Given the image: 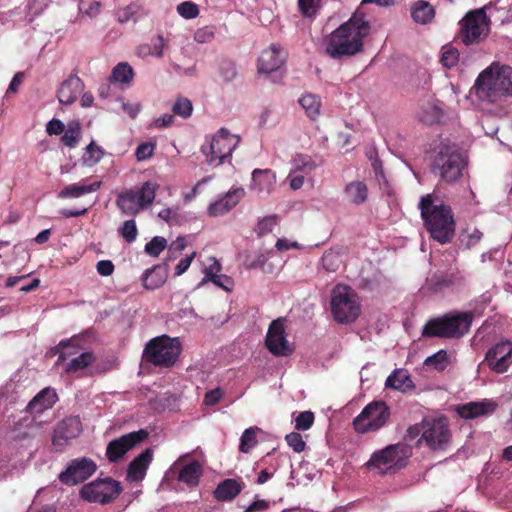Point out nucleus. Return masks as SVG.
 Segmentation results:
<instances>
[{
  "label": "nucleus",
  "mask_w": 512,
  "mask_h": 512,
  "mask_svg": "<svg viewBox=\"0 0 512 512\" xmlns=\"http://www.w3.org/2000/svg\"><path fill=\"white\" fill-rule=\"evenodd\" d=\"M369 32L370 25L364 14L356 12L327 38L326 53L333 59L353 56L362 51L363 39Z\"/></svg>",
  "instance_id": "f257e3e1"
},
{
  "label": "nucleus",
  "mask_w": 512,
  "mask_h": 512,
  "mask_svg": "<svg viewBox=\"0 0 512 512\" xmlns=\"http://www.w3.org/2000/svg\"><path fill=\"white\" fill-rule=\"evenodd\" d=\"M419 209L430 237L442 245L450 243L456 231L452 208L434 194H427L421 198Z\"/></svg>",
  "instance_id": "f03ea898"
},
{
  "label": "nucleus",
  "mask_w": 512,
  "mask_h": 512,
  "mask_svg": "<svg viewBox=\"0 0 512 512\" xmlns=\"http://www.w3.org/2000/svg\"><path fill=\"white\" fill-rule=\"evenodd\" d=\"M473 89L480 100L491 103L512 96V67L499 62L491 63L478 75Z\"/></svg>",
  "instance_id": "7ed1b4c3"
},
{
  "label": "nucleus",
  "mask_w": 512,
  "mask_h": 512,
  "mask_svg": "<svg viewBox=\"0 0 512 512\" xmlns=\"http://www.w3.org/2000/svg\"><path fill=\"white\" fill-rule=\"evenodd\" d=\"M467 165L468 159L457 144L442 141L436 148L431 171L439 181L453 184L463 177Z\"/></svg>",
  "instance_id": "20e7f679"
},
{
  "label": "nucleus",
  "mask_w": 512,
  "mask_h": 512,
  "mask_svg": "<svg viewBox=\"0 0 512 512\" xmlns=\"http://www.w3.org/2000/svg\"><path fill=\"white\" fill-rule=\"evenodd\" d=\"M181 352L180 339L163 334L152 338L145 345L142 358L155 367L171 368L177 362Z\"/></svg>",
  "instance_id": "39448f33"
},
{
  "label": "nucleus",
  "mask_w": 512,
  "mask_h": 512,
  "mask_svg": "<svg viewBox=\"0 0 512 512\" xmlns=\"http://www.w3.org/2000/svg\"><path fill=\"white\" fill-rule=\"evenodd\" d=\"M473 314L462 312L447 314L430 319L422 329L423 337L454 338L467 333L472 324Z\"/></svg>",
  "instance_id": "423d86ee"
},
{
  "label": "nucleus",
  "mask_w": 512,
  "mask_h": 512,
  "mask_svg": "<svg viewBox=\"0 0 512 512\" xmlns=\"http://www.w3.org/2000/svg\"><path fill=\"white\" fill-rule=\"evenodd\" d=\"M411 456L412 447L406 442H398L375 451L366 465L368 468L377 469L384 474L403 468L406 460Z\"/></svg>",
  "instance_id": "0eeeda50"
},
{
  "label": "nucleus",
  "mask_w": 512,
  "mask_h": 512,
  "mask_svg": "<svg viewBox=\"0 0 512 512\" xmlns=\"http://www.w3.org/2000/svg\"><path fill=\"white\" fill-rule=\"evenodd\" d=\"M331 311L335 321L342 324L354 322L360 315L356 293L346 285H336L331 293Z\"/></svg>",
  "instance_id": "6e6552de"
},
{
  "label": "nucleus",
  "mask_w": 512,
  "mask_h": 512,
  "mask_svg": "<svg viewBox=\"0 0 512 512\" xmlns=\"http://www.w3.org/2000/svg\"><path fill=\"white\" fill-rule=\"evenodd\" d=\"M489 19L483 9L469 11L459 22L456 39L466 46L483 41L489 33Z\"/></svg>",
  "instance_id": "1a4fd4ad"
},
{
  "label": "nucleus",
  "mask_w": 512,
  "mask_h": 512,
  "mask_svg": "<svg viewBox=\"0 0 512 512\" xmlns=\"http://www.w3.org/2000/svg\"><path fill=\"white\" fill-rule=\"evenodd\" d=\"M389 417L390 409L387 404L384 401H373L363 408L352 424L357 433L365 434L382 428Z\"/></svg>",
  "instance_id": "9d476101"
},
{
  "label": "nucleus",
  "mask_w": 512,
  "mask_h": 512,
  "mask_svg": "<svg viewBox=\"0 0 512 512\" xmlns=\"http://www.w3.org/2000/svg\"><path fill=\"white\" fill-rule=\"evenodd\" d=\"M121 492L120 482L105 478L85 484L80 490V495L89 502L108 504L114 501Z\"/></svg>",
  "instance_id": "9b49d317"
},
{
  "label": "nucleus",
  "mask_w": 512,
  "mask_h": 512,
  "mask_svg": "<svg viewBox=\"0 0 512 512\" xmlns=\"http://www.w3.org/2000/svg\"><path fill=\"white\" fill-rule=\"evenodd\" d=\"M239 137L231 134L227 129L221 128L212 138L209 145H203L201 150L207 156V162L217 165L224 163L225 159L230 157L233 150L239 143Z\"/></svg>",
  "instance_id": "f8f14e48"
},
{
  "label": "nucleus",
  "mask_w": 512,
  "mask_h": 512,
  "mask_svg": "<svg viewBox=\"0 0 512 512\" xmlns=\"http://www.w3.org/2000/svg\"><path fill=\"white\" fill-rule=\"evenodd\" d=\"M423 443L432 451H446L452 441V433L446 418L425 420Z\"/></svg>",
  "instance_id": "ddd939ff"
},
{
  "label": "nucleus",
  "mask_w": 512,
  "mask_h": 512,
  "mask_svg": "<svg viewBox=\"0 0 512 512\" xmlns=\"http://www.w3.org/2000/svg\"><path fill=\"white\" fill-rule=\"evenodd\" d=\"M145 429L124 434L110 441L106 448V457L111 463L118 462L128 451L148 437Z\"/></svg>",
  "instance_id": "4468645a"
},
{
  "label": "nucleus",
  "mask_w": 512,
  "mask_h": 512,
  "mask_svg": "<svg viewBox=\"0 0 512 512\" xmlns=\"http://www.w3.org/2000/svg\"><path fill=\"white\" fill-rule=\"evenodd\" d=\"M96 469V463L90 458L72 459L66 469L59 474V480L66 485H75L87 480Z\"/></svg>",
  "instance_id": "2eb2a0df"
},
{
  "label": "nucleus",
  "mask_w": 512,
  "mask_h": 512,
  "mask_svg": "<svg viewBox=\"0 0 512 512\" xmlns=\"http://www.w3.org/2000/svg\"><path fill=\"white\" fill-rule=\"evenodd\" d=\"M82 432V422L79 416H68L59 421L52 435V444L57 450H63L73 439Z\"/></svg>",
  "instance_id": "dca6fc26"
},
{
  "label": "nucleus",
  "mask_w": 512,
  "mask_h": 512,
  "mask_svg": "<svg viewBox=\"0 0 512 512\" xmlns=\"http://www.w3.org/2000/svg\"><path fill=\"white\" fill-rule=\"evenodd\" d=\"M284 321L283 318L273 320L266 334V347L275 356H289L293 352L286 338Z\"/></svg>",
  "instance_id": "f3484780"
},
{
  "label": "nucleus",
  "mask_w": 512,
  "mask_h": 512,
  "mask_svg": "<svg viewBox=\"0 0 512 512\" xmlns=\"http://www.w3.org/2000/svg\"><path fill=\"white\" fill-rule=\"evenodd\" d=\"M485 362L496 373L507 372L512 364V342L506 340L494 345L486 352Z\"/></svg>",
  "instance_id": "a211bd4d"
},
{
  "label": "nucleus",
  "mask_w": 512,
  "mask_h": 512,
  "mask_svg": "<svg viewBox=\"0 0 512 512\" xmlns=\"http://www.w3.org/2000/svg\"><path fill=\"white\" fill-rule=\"evenodd\" d=\"M244 195L245 191L243 188L238 187L231 189L221 199L208 206V214L212 217L226 214L239 203Z\"/></svg>",
  "instance_id": "6ab92c4d"
},
{
  "label": "nucleus",
  "mask_w": 512,
  "mask_h": 512,
  "mask_svg": "<svg viewBox=\"0 0 512 512\" xmlns=\"http://www.w3.org/2000/svg\"><path fill=\"white\" fill-rule=\"evenodd\" d=\"M285 61V53L275 44L262 51L258 59V71L260 73H271L278 70Z\"/></svg>",
  "instance_id": "aec40b11"
},
{
  "label": "nucleus",
  "mask_w": 512,
  "mask_h": 512,
  "mask_svg": "<svg viewBox=\"0 0 512 512\" xmlns=\"http://www.w3.org/2000/svg\"><path fill=\"white\" fill-rule=\"evenodd\" d=\"M83 89V81L77 75H70L61 83L58 89V100L63 105H71L77 100Z\"/></svg>",
  "instance_id": "412c9836"
},
{
  "label": "nucleus",
  "mask_w": 512,
  "mask_h": 512,
  "mask_svg": "<svg viewBox=\"0 0 512 512\" xmlns=\"http://www.w3.org/2000/svg\"><path fill=\"white\" fill-rule=\"evenodd\" d=\"M153 459V450L145 449L137 457H135L128 465L127 478L130 481H141L146 475L149 464Z\"/></svg>",
  "instance_id": "4be33fe9"
},
{
  "label": "nucleus",
  "mask_w": 512,
  "mask_h": 512,
  "mask_svg": "<svg viewBox=\"0 0 512 512\" xmlns=\"http://www.w3.org/2000/svg\"><path fill=\"white\" fill-rule=\"evenodd\" d=\"M245 483L235 478L222 480L214 490V497L221 502H228L235 499L244 489Z\"/></svg>",
  "instance_id": "5701e85b"
},
{
  "label": "nucleus",
  "mask_w": 512,
  "mask_h": 512,
  "mask_svg": "<svg viewBox=\"0 0 512 512\" xmlns=\"http://www.w3.org/2000/svg\"><path fill=\"white\" fill-rule=\"evenodd\" d=\"M58 396L54 389L47 387L37 393L32 400L28 403L26 410L30 414H40L43 411L51 408L56 401Z\"/></svg>",
  "instance_id": "b1692460"
},
{
  "label": "nucleus",
  "mask_w": 512,
  "mask_h": 512,
  "mask_svg": "<svg viewBox=\"0 0 512 512\" xmlns=\"http://www.w3.org/2000/svg\"><path fill=\"white\" fill-rule=\"evenodd\" d=\"M496 406L497 405L494 402L489 400L469 402L458 406L457 413L462 418L473 419L494 412Z\"/></svg>",
  "instance_id": "393cba45"
},
{
  "label": "nucleus",
  "mask_w": 512,
  "mask_h": 512,
  "mask_svg": "<svg viewBox=\"0 0 512 512\" xmlns=\"http://www.w3.org/2000/svg\"><path fill=\"white\" fill-rule=\"evenodd\" d=\"M463 282L464 276L458 269H456L448 273L434 275L428 281V285L432 291L438 292L445 288L461 285Z\"/></svg>",
  "instance_id": "a878e982"
},
{
  "label": "nucleus",
  "mask_w": 512,
  "mask_h": 512,
  "mask_svg": "<svg viewBox=\"0 0 512 512\" xmlns=\"http://www.w3.org/2000/svg\"><path fill=\"white\" fill-rule=\"evenodd\" d=\"M82 349L80 339L72 337L70 339L61 340L59 344L51 349L52 355H58L56 364L65 362L70 356H74Z\"/></svg>",
  "instance_id": "bb28decb"
},
{
  "label": "nucleus",
  "mask_w": 512,
  "mask_h": 512,
  "mask_svg": "<svg viewBox=\"0 0 512 512\" xmlns=\"http://www.w3.org/2000/svg\"><path fill=\"white\" fill-rule=\"evenodd\" d=\"M168 277V265H155L153 268L145 271L143 276V286L148 290H154L161 287Z\"/></svg>",
  "instance_id": "cd10ccee"
},
{
  "label": "nucleus",
  "mask_w": 512,
  "mask_h": 512,
  "mask_svg": "<svg viewBox=\"0 0 512 512\" xmlns=\"http://www.w3.org/2000/svg\"><path fill=\"white\" fill-rule=\"evenodd\" d=\"M116 204L121 212L128 216H135L143 210L142 206H140L136 192L131 189L119 194Z\"/></svg>",
  "instance_id": "c85d7f7f"
},
{
  "label": "nucleus",
  "mask_w": 512,
  "mask_h": 512,
  "mask_svg": "<svg viewBox=\"0 0 512 512\" xmlns=\"http://www.w3.org/2000/svg\"><path fill=\"white\" fill-rule=\"evenodd\" d=\"M134 75V70L129 63L120 62L112 69L108 81L122 87H129L133 82Z\"/></svg>",
  "instance_id": "c756f323"
},
{
  "label": "nucleus",
  "mask_w": 512,
  "mask_h": 512,
  "mask_svg": "<svg viewBox=\"0 0 512 512\" xmlns=\"http://www.w3.org/2000/svg\"><path fill=\"white\" fill-rule=\"evenodd\" d=\"M100 181H95L90 184L74 183L65 186L59 193L58 197L67 198H79L85 194L96 192L101 187Z\"/></svg>",
  "instance_id": "7c9ffc66"
},
{
  "label": "nucleus",
  "mask_w": 512,
  "mask_h": 512,
  "mask_svg": "<svg viewBox=\"0 0 512 512\" xmlns=\"http://www.w3.org/2000/svg\"><path fill=\"white\" fill-rule=\"evenodd\" d=\"M385 386L402 392L412 390L415 385L408 372L404 369L393 371L386 379Z\"/></svg>",
  "instance_id": "2f4dec72"
},
{
  "label": "nucleus",
  "mask_w": 512,
  "mask_h": 512,
  "mask_svg": "<svg viewBox=\"0 0 512 512\" xmlns=\"http://www.w3.org/2000/svg\"><path fill=\"white\" fill-rule=\"evenodd\" d=\"M344 195L349 203L361 205L368 198L367 185L362 181L350 182L344 188Z\"/></svg>",
  "instance_id": "473e14b6"
},
{
  "label": "nucleus",
  "mask_w": 512,
  "mask_h": 512,
  "mask_svg": "<svg viewBox=\"0 0 512 512\" xmlns=\"http://www.w3.org/2000/svg\"><path fill=\"white\" fill-rule=\"evenodd\" d=\"M202 473V465L198 461H192L180 470L178 480L189 487H196Z\"/></svg>",
  "instance_id": "72a5a7b5"
},
{
  "label": "nucleus",
  "mask_w": 512,
  "mask_h": 512,
  "mask_svg": "<svg viewBox=\"0 0 512 512\" xmlns=\"http://www.w3.org/2000/svg\"><path fill=\"white\" fill-rule=\"evenodd\" d=\"M434 8L426 1H418L411 8V16L416 23L426 24L434 17Z\"/></svg>",
  "instance_id": "f704fd0d"
},
{
  "label": "nucleus",
  "mask_w": 512,
  "mask_h": 512,
  "mask_svg": "<svg viewBox=\"0 0 512 512\" xmlns=\"http://www.w3.org/2000/svg\"><path fill=\"white\" fill-rule=\"evenodd\" d=\"M96 360L93 352H83L71 359L65 366V372L76 373L92 365Z\"/></svg>",
  "instance_id": "c9c22d12"
},
{
  "label": "nucleus",
  "mask_w": 512,
  "mask_h": 512,
  "mask_svg": "<svg viewBox=\"0 0 512 512\" xmlns=\"http://www.w3.org/2000/svg\"><path fill=\"white\" fill-rule=\"evenodd\" d=\"M299 103L310 119H315L319 116L321 101L317 95L311 93L304 94L299 99Z\"/></svg>",
  "instance_id": "e433bc0d"
},
{
  "label": "nucleus",
  "mask_w": 512,
  "mask_h": 512,
  "mask_svg": "<svg viewBox=\"0 0 512 512\" xmlns=\"http://www.w3.org/2000/svg\"><path fill=\"white\" fill-rule=\"evenodd\" d=\"M158 188L159 185L151 181H146L141 185L136 195L143 209L153 203Z\"/></svg>",
  "instance_id": "4c0bfd02"
},
{
  "label": "nucleus",
  "mask_w": 512,
  "mask_h": 512,
  "mask_svg": "<svg viewBox=\"0 0 512 512\" xmlns=\"http://www.w3.org/2000/svg\"><path fill=\"white\" fill-rule=\"evenodd\" d=\"M419 120L426 125H433L442 117V110L433 103L423 105L419 113Z\"/></svg>",
  "instance_id": "58836bf2"
},
{
  "label": "nucleus",
  "mask_w": 512,
  "mask_h": 512,
  "mask_svg": "<svg viewBox=\"0 0 512 512\" xmlns=\"http://www.w3.org/2000/svg\"><path fill=\"white\" fill-rule=\"evenodd\" d=\"M483 233L477 228H465L459 234L460 246L470 249L477 245L482 239Z\"/></svg>",
  "instance_id": "ea45409f"
},
{
  "label": "nucleus",
  "mask_w": 512,
  "mask_h": 512,
  "mask_svg": "<svg viewBox=\"0 0 512 512\" xmlns=\"http://www.w3.org/2000/svg\"><path fill=\"white\" fill-rule=\"evenodd\" d=\"M424 365L442 372L450 365V358L447 351L442 349L427 357L424 361Z\"/></svg>",
  "instance_id": "a19ab883"
},
{
  "label": "nucleus",
  "mask_w": 512,
  "mask_h": 512,
  "mask_svg": "<svg viewBox=\"0 0 512 512\" xmlns=\"http://www.w3.org/2000/svg\"><path fill=\"white\" fill-rule=\"evenodd\" d=\"M81 138V128L79 123H69L68 128L64 130L61 142L70 148H74Z\"/></svg>",
  "instance_id": "79ce46f5"
},
{
  "label": "nucleus",
  "mask_w": 512,
  "mask_h": 512,
  "mask_svg": "<svg viewBox=\"0 0 512 512\" xmlns=\"http://www.w3.org/2000/svg\"><path fill=\"white\" fill-rule=\"evenodd\" d=\"M293 170L303 174H309L316 169L317 164L309 155L299 154L293 159Z\"/></svg>",
  "instance_id": "37998d69"
},
{
  "label": "nucleus",
  "mask_w": 512,
  "mask_h": 512,
  "mask_svg": "<svg viewBox=\"0 0 512 512\" xmlns=\"http://www.w3.org/2000/svg\"><path fill=\"white\" fill-rule=\"evenodd\" d=\"M256 430L257 428H247L244 430L241 438H240V445L239 450L242 453H249L258 443L257 437H256Z\"/></svg>",
  "instance_id": "c03bdc74"
},
{
  "label": "nucleus",
  "mask_w": 512,
  "mask_h": 512,
  "mask_svg": "<svg viewBox=\"0 0 512 512\" xmlns=\"http://www.w3.org/2000/svg\"><path fill=\"white\" fill-rule=\"evenodd\" d=\"M341 263V256L336 251H326L322 256V266L328 272H336L339 269Z\"/></svg>",
  "instance_id": "a18cd8bd"
},
{
  "label": "nucleus",
  "mask_w": 512,
  "mask_h": 512,
  "mask_svg": "<svg viewBox=\"0 0 512 512\" xmlns=\"http://www.w3.org/2000/svg\"><path fill=\"white\" fill-rule=\"evenodd\" d=\"M167 247V240L161 236H155L146 243L144 251L152 257H158L161 252Z\"/></svg>",
  "instance_id": "49530a36"
},
{
  "label": "nucleus",
  "mask_w": 512,
  "mask_h": 512,
  "mask_svg": "<svg viewBox=\"0 0 512 512\" xmlns=\"http://www.w3.org/2000/svg\"><path fill=\"white\" fill-rule=\"evenodd\" d=\"M118 232L126 242H134L138 235V229L135 220H126L123 223V225L119 228Z\"/></svg>",
  "instance_id": "de8ad7c7"
},
{
  "label": "nucleus",
  "mask_w": 512,
  "mask_h": 512,
  "mask_svg": "<svg viewBox=\"0 0 512 512\" xmlns=\"http://www.w3.org/2000/svg\"><path fill=\"white\" fill-rule=\"evenodd\" d=\"M425 420L421 423L414 424L406 430L404 435L405 441H413L417 439V445L420 446L423 443V432L425 430Z\"/></svg>",
  "instance_id": "09e8293b"
},
{
  "label": "nucleus",
  "mask_w": 512,
  "mask_h": 512,
  "mask_svg": "<svg viewBox=\"0 0 512 512\" xmlns=\"http://www.w3.org/2000/svg\"><path fill=\"white\" fill-rule=\"evenodd\" d=\"M177 12L185 19H193L199 15V8L192 1H184L177 6Z\"/></svg>",
  "instance_id": "8fccbe9b"
},
{
  "label": "nucleus",
  "mask_w": 512,
  "mask_h": 512,
  "mask_svg": "<svg viewBox=\"0 0 512 512\" xmlns=\"http://www.w3.org/2000/svg\"><path fill=\"white\" fill-rule=\"evenodd\" d=\"M192 110V103L187 98H178L172 107L174 114L183 118H188L191 115Z\"/></svg>",
  "instance_id": "3c124183"
},
{
  "label": "nucleus",
  "mask_w": 512,
  "mask_h": 512,
  "mask_svg": "<svg viewBox=\"0 0 512 512\" xmlns=\"http://www.w3.org/2000/svg\"><path fill=\"white\" fill-rule=\"evenodd\" d=\"M314 423V414L311 411H303L295 418V428L297 430L306 431L311 428Z\"/></svg>",
  "instance_id": "603ef678"
},
{
  "label": "nucleus",
  "mask_w": 512,
  "mask_h": 512,
  "mask_svg": "<svg viewBox=\"0 0 512 512\" xmlns=\"http://www.w3.org/2000/svg\"><path fill=\"white\" fill-rule=\"evenodd\" d=\"M285 440L294 452L301 453L305 450L306 443L304 442L300 433L291 432L290 434L286 435Z\"/></svg>",
  "instance_id": "864d4df0"
},
{
  "label": "nucleus",
  "mask_w": 512,
  "mask_h": 512,
  "mask_svg": "<svg viewBox=\"0 0 512 512\" xmlns=\"http://www.w3.org/2000/svg\"><path fill=\"white\" fill-rule=\"evenodd\" d=\"M458 60H459V52L456 48L449 47L443 51L442 57H441V62L443 64V66H445L447 68H452L455 65H457Z\"/></svg>",
  "instance_id": "5fc2aeb1"
},
{
  "label": "nucleus",
  "mask_w": 512,
  "mask_h": 512,
  "mask_svg": "<svg viewBox=\"0 0 512 512\" xmlns=\"http://www.w3.org/2000/svg\"><path fill=\"white\" fill-rule=\"evenodd\" d=\"M137 10L138 6L136 4H130L122 9H119L116 13L117 20L121 23H126L130 20L136 21L135 15Z\"/></svg>",
  "instance_id": "6e6d98bb"
},
{
  "label": "nucleus",
  "mask_w": 512,
  "mask_h": 512,
  "mask_svg": "<svg viewBox=\"0 0 512 512\" xmlns=\"http://www.w3.org/2000/svg\"><path fill=\"white\" fill-rule=\"evenodd\" d=\"M155 150V144L151 142H145L141 143L137 148L135 152V156L138 161H144L149 159Z\"/></svg>",
  "instance_id": "4d7b16f0"
},
{
  "label": "nucleus",
  "mask_w": 512,
  "mask_h": 512,
  "mask_svg": "<svg viewBox=\"0 0 512 512\" xmlns=\"http://www.w3.org/2000/svg\"><path fill=\"white\" fill-rule=\"evenodd\" d=\"M220 74L226 82L233 80L237 75L235 64L231 61H223L220 65Z\"/></svg>",
  "instance_id": "13d9d810"
},
{
  "label": "nucleus",
  "mask_w": 512,
  "mask_h": 512,
  "mask_svg": "<svg viewBox=\"0 0 512 512\" xmlns=\"http://www.w3.org/2000/svg\"><path fill=\"white\" fill-rule=\"evenodd\" d=\"M319 1L320 0H298L301 13L307 17L314 15Z\"/></svg>",
  "instance_id": "bf43d9fd"
},
{
  "label": "nucleus",
  "mask_w": 512,
  "mask_h": 512,
  "mask_svg": "<svg viewBox=\"0 0 512 512\" xmlns=\"http://www.w3.org/2000/svg\"><path fill=\"white\" fill-rule=\"evenodd\" d=\"M214 38V29L213 27H203L196 31L194 35V39L198 43H207Z\"/></svg>",
  "instance_id": "052dcab7"
},
{
  "label": "nucleus",
  "mask_w": 512,
  "mask_h": 512,
  "mask_svg": "<svg viewBox=\"0 0 512 512\" xmlns=\"http://www.w3.org/2000/svg\"><path fill=\"white\" fill-rule=\"evenodd\" d=\"M275 225H276V217L275 216L265 217L261 221L258 222L257 232L259 235L269 233L273 230V227Z\"/></svg>",
  "instance_id": "680f3d73"
},
{
  "label": "nucleus",
  "mask_w": 512,
  "mask_h": 512,
  "mask_svg": "<svg viewBox=\"0 0 512 512\" xmlns=\"http://www.w3.org/2000/svg\"><path fill=\"white\" fill-rule=\"evenodd\" d=\"M223 397V391L220 388L209 390L205 393L204 404L207 406L216 405Z\"/></svg>",
  "instance_id": "e2e57ef3"
},
{
  "label": "nucleus",
  "mask_w": 512,
  "mask_h": 512,
  "mask_svg": "<svg viewBox=\"0 0 512 512\" xmlns=\"http://www.w3.org/2000/svg\"><path fill=\"white\" fill-rule=\"evenodd\" d=\"M196 256V252H192L190 255L182 258L175 267V276H180L187 271L190 267L193 259Z\"/></svg>",
  "instance_id": "0e129e2a"
},
{
  "label": "nucleus",
  "mask_w": 512,
  "mask_h": 512,
  "mask_svg": "<svg viewBox=\"0 0 512 512\" xmlns=\"http://www.w3.org/2000/svg\"><path fill=\"white\" fill-rule=\"evenodd\" d=\"M65 125L64 123L56 118H53L47 123L46 131L49 135H60L64 132Z\"/></svg>",
  "instance_id": "69168bd1"
},
{
  "label": "nucleus",
  "mask_w": 512,
  "mask_h": 512,
  "mask_svg": "<svg viewBox=\"0 0 512 512\" xmlns=\"http://www.w3.org/2000/svg\"><path fill=\"white\" fill-rule=\"evenodd\" d=\"M288 179L290 182V187L293 190L300 189L304 184V174L300 173V172H296L295 170H292L289 173Z\"/></svg>",
  "instance_id": "338daca9"
},
{
  "label": "nucleus",
  "mask_w": 512,
  "mask_h": 512,
  "mask_svg": "<svg viewBox=\"0 0 512 512\" xmlns=\"http://www.w3.org/2000/svg\"><path fill=\"white\" fill-rule=\"evenodd\" d=\"M209 281H211L216 286L223 288L226 291L230 290V286L233 283L232 279L229 276L221 274L212 276Z\"/></svg>",
  "instance_id": "774afa93"
}]
</instances>
